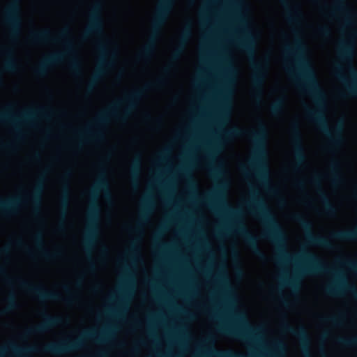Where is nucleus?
<instances>
[{
    "instance_id": "obj_52",
    "label": "nucleus",
    "mask_w": 357,
    "mask_h": 357,
    "mask_svg": "<svg viewBox=\"0 0 357 357\" xmlns=\"http://www.w3.org/2000/svg\"><path fill=\"white\" fill-rule=\"evenodd\" d=\"M219 148V144H215L212 149L211 153L210 154L211 156L213 155V154L216 153L218 151Z\"/></svg>"
},
{
    "instance_id": "obj_18",
    "label": "nucleus",
    "mask_w": 357,
    "mask_h": 357,
    "mask_svg": "<svg viewBox=\"0 0 357 357\" xmlns=\"http://www.w3.org/2000/svg\"><path fill=\"white\" fill-rule=\"evenodd\" d=\"M82 345V341L80 340H76L74 341L49 344L45 347V349L47 352L51 354H60L79 349Z\"/></svg>"
},
{
    "instance_id": "obj_30",
    "label": "nucleus",
    "mask_w": 357,
    "mask_h": 357,
    "mask_svg": "<svg viewBox=\"0 0 357 357\" xmlns=\"http://www.w3.org/2000/svg\"><path fill=\"white\" fill-rule=\"evenodd\" d=\"M331 237L340 241H352L357 239V227L352 230L338 231L331 234Z\"/></svg>"
},
{
    "instance_id": "obj_28",
    "label": "nucleus",
    "mask_w": 357,
    "mask_h": 357,
    "mask_svg": "<svg viewBox=\"0 0 357 357\" xmlns=\"http://www.w3.org/2000/svg\"><path fill=\"white\" fill-rule=\"evenodd\" d=\"M0 52L6 56L3 63V70L13 72L17 68V63L14 57L13 51L10 48L0 47Z\"/></svg>"
},
{
    "instance_id": "obj_8",
    "label": "nucleus",
    "mask_w": 357,
    "mask_h": 357,
    "mask_svg": "<svg viewBox=\"0 0 357 357\" xmlns=\"http://www.w3.org/2000/svg\"><path fill=\"white\" fill-rule=\"evenodd\" d=\"M14 107V104H9L6 106L5 110L0 111V121L15 125L16 123L20 121L31 123L36 115L38 114L44 117H48L47 111L44 108H40L38 109H27L24 111L19 117H16L13 113Z\"/></svg>"
},
{
    "instance_id": "obj_24",
    "label": "nucleus",
    "mask_w": 357,
    "mask_h": 357,
    "mask_svg": "<svg viewBox=\"0 0 357 357\" xmlns=\"http://www.w3.org/2000/svg\"><path fill=\"white\" fill-rule=\"evenodd\" d=\"M44 174L43 172L38 178V181L33 188V190L30 195V199L34 206V213L38 214L40 212V206L41 204V195L43 190V181H44Z\"/></svg>"
},
{
    "instance_id": "obj_45",
    "label": "nucleus",
    "mask_w": 357,
    "mask_h": 357,
    "mask_svg": "<svg viewBox=\"0 0 357 357\" xmlns=\"http://www.w3.org/2000/svg\"><path fill=\"white\" fill-rule=\"evenodd\" d=\"M0 275H6L5 276V281L7 283L8 285L13 286L14 284V282H15L14 279L13 278L9 277V276L6 275V270L1 266H0Z\"/></svg>"
},
{
    "instance_id": "obj_25",
    "label": "nucleus",
    "mask_w": 357,
    "mask_h": 357,
    "mask_svg": "<svg viewBox=\"0 0 357 357\" xmlns=\"http://www.w3.org/2000/svg\"><path fill=\"white\" fill-rule=\"evenodd\" d=\"M20 204L18 197H11L3 199L0 197V212L5 215H11L15 213Z\"/></svg>"
},
{
    "instance_id": "obj_43",
    "label": "nucleus",
    "mask_w": 357,
    "mask_h": 357,
    "mask_svg": "<svg viewBox=\"0 0 357 357\" xmlns=\"http://www.w3.org/2000/svg\"><path fill=\"white\" fill-rule=\"evenodd\" d=\"M8 306L7 310H12L16 307V297L14 293L11 292L9 294L8 297Z\"/></svg>"
},
{
    "instance_id": "obj_2",
    "label": "nucleus",
    "mask_w": 357,
    "mask_h": 357,
    "mask_svg": "<svg viewBox=\"0 0 357 357\" xmlns=\"http://www.w3.org/2000/svg\"><path fill=\"white\" fill-rule=\"evenodd\" d=\"M305 47L299 38L296 39L292 47L285 48L287 54L294 55L296 58L299 73L294 76L295 79H301L303 82L302 88L305 89L314 99L317 109L312 110L306 108L307 118L315 123L322 132L328 137L332 149L339 148L343 142L344 123L339 121L331 131L327 120L321 110L325 102V94L323 92L317 79L315 73L308 60L304 56Z\"/></svg>"
},
{
    "instance_id": "obj_36",
    "label": "nucleus",
    "mask_w": 357,
    "mask_h": 357,
    "mask_svg": "<svg viewBox=\"0 0 357 357\" xmlns=\"http://www.w3.org/2000/svg\"><path fill=\"white\" fill-rule=\"evenodd\" d=\"M284 98H280L277 99L270 107V111L273 115L280 114L284 107Z\"/></svg>"
},
{
    "instance_id": "obj_42",
    "label": "nucleus",
    "mask_w": 357,
    "mask_h": 357,
    "mask_svg": "<svg viewBox=\"0 0 357 357\" xmlns=\"http://www.w3.org/2000/svg\"><path fill=\"white\" fill-rule=\"evenodd\" d=\"M223 100L224 102L220 114L221 119L222 120L227 118L229 116V107L227 105V97L226 96V95L224 96Z\"/></svg>"
},
{
    "instance_id": "obj_14",
    "label": "nucleus",
    "mask_w": 357,
    "mask_h": 357,
    "mask_svg": "<svg viewBox=\"0 0 357 357\" xmlns=\"http://www.w3.org/2000/svg\"><path fill=\"white\" fill-rule=\"evenodd\" d=\"M242 328L246 332L244 333L236 328L227 326V325H220L218 327V331L226 335H229L235 337H252L256 338L258 337V332L259 328H254L250 326L246 321L242 322Z\"/></svg>"
},
{
    "instance_id": "obj_27",
    "label": "nucleus",
    "mask_w": 357,
    "mask_h": 357,
    "mask_svg": "<svg viewBox=\"0 0 357 357\" xmlns=\"http://www.w3.org/2000/svg\"><path fill=\"white\" fill-rule=\"evenodd\" d=\"M34 240L37 249L40 251L41 255L47 259H50L57 257L61 255V252L59 250L55 251L52 253L44 248V241L43 234L40 232L37 233L34 236Z\"/></svg>"
},
{
    "instance_id": "obj_46",
    "label": "nucleus",
    "mask_w": 357,
    "mask_h": 357,
    "mask_svg": "<svg viewBox=\"0 0 357 357\" xmlns=\"http://www.w3.org/2000/svg\"><path fill=\"white\" fill-rule=\"evenodd\" d=\"M319 33L324 37H328L331 36V29L327 26H321L318 28Z\"/></svg>"
},
{
    "instance_id": "obj_49",
    "label": "nucleus",
    "mask_w": 357,
    "mask_h": 357,
    "mask_svg": "<svg viewBox=\"0 0 357 357\" xmlns=\"http://www.w3.org/2000/svg\"><path fill=\"white\" fill-rule=\"evenodd\" d=\"M212 172L214 176L216 177H219L224 174V172L222 169V165L219 166L218 167L214 168Z\"/></svg>"
},
{
    "instance_id": "obj_7",
    "label": "nucleus",
    "mask_w": 357,
    "mask_h": 357,
    "mask_svg": "<svg viewBox=\"0 0 357 357\" xmlns=\"http://www.w3.org/2000/svg\"><path fill=\"white\" fill-rule=\"evenodd\" d=\"M174 0H161L158 8L156 14L152 23L153 35L150 39V42L143 48L142 56L147 57L152 52L154 47V38L158 33L161 26L165 23L167 17L171 10Z\"/></svg>"
},
{
    "instance_id": "obj_48",
    "label": "nucleus",
    "mask_w": 357,
    "mask_h": 357,
    "mask_svg": "<svg viewBox=\"0 0 357 357\" xmlns=\"http://www.w3.org/2000/svg\"><path fill=\"white\" fill-rule=\"evenodd\" d=\"M109 335V333H105L104 334V336L103 335H95L94 333H86V336L89 337H91V338H93L94 340H96L97 342H104L105 340V336H107Z\"/></svg>"
},
{
    "instance_id": "obj_57",
    "label": "nucleus",
    "mask_w": 357,
    "mask_h": 357,
    "mask_svg": "<svg viewBox=\"0 0 357 357\" xmlns=\"http://www.w3.org/2000/svg\"><path fill=\"white\" fill-rule=\"evenodd\" d=\"M11 348H12V349H13V351H16V352H18V351H20V349H19L17 346H15V344H13V345L11 346Z\"/></svg>"
},
{
    "instance_id": "obj_39",
    "label": "nucleus",
    "mask_w": 357,
    "mask_h": 357,
    "mask_svg": "<svg viewBox=\"0 0 357 357\" xmlns=\"http://www.w3.org/2000/svg\"><path fill=\"white\" fill-rule=\"evenodd\" d=\"M322 321L326 322L331 323L333 325L340 326L342 324L343 316H331V317H321Z\"/></svg>"
},
{
    "instance_id": "obj_32",
    "label": "nucleus",
    "mask_w": 357,
    "mask_h": 357,
    "mask_svg": "<svg viewBox=\"0 0 357 357\" xmlns=\"http://www.w3.org/2000/svg\"><path fill=\"white\" fill-rule=\"evenodd\" d=\"M141 156L137 154L132 160L130 165V172L134 181H137L141 170Z\"/></svg>"
},
{
    "instance_id": "obj_5",
    "label": "nucleus",
    "mask_w": 357,
    "mask_h": 357,
    "mask_svg": "<svg viewBox=\"0 0 357 357\" xmlns=\"http://www.w3.org/2000/svg\"><path fill=\"white\" fill-rule=\"evenodd\" d=\"M236 45L245 51L252 59L251 66L254 70L252 77V85L256 92V98L260 100L263 84L266 76L268 59H266L263 62H256L253 60L255 54L256 40L250 33H247L243 38L237 40Z\"/></svg>"
},
{
    "instance_id": "obj_21",
    "label": "nucleus",
    "mask_w": 357,
    "mask_h": 357,
    "mask_svg": "<svg viewBox=\"0 0 357 357\" xmlns=\"http://www.w3.org/2000/svg\"><path fill=\"white\" fill-rule=\"evenodd\" d=\"M44 321L37 326L31 327L26 330L27 334L42 333L48 331L51 327L58 325L61 322V318L59 317H53L44 314Z\"/></svg>"
},
{
    "instance_id": "obj_31",
    "label": "nucleus",
    "mask_w": 357,
    "mask_h": 357,
    "mask_svg": "<svg viewBox=\"0 0 357 357\" xmlns=\"http://www.w3.org/2000/svg\"><path fill=\"white\" fill-rule=\"evenodd\" d=\"M352 47L349 43L342 42L340 44L339 54L341 59L344 61L350 59L352 55Z\"/></svg>"
},
{
    "instance_id": "obj_11",
    "label": "nucleus",
    "mask_w": 357,
    "mask_h": 357,
    "mask_svg": "<svg viewBox=\"0 0 357 357\" xmlns=\"http://www.w3.org/2000/svg\"><path fill=\"white\" fill-rule=\"evenodd\" d=\"M292 219L304 229L306 232V240L309 244L325 248H332L331 241L328 238L321 236H315L312 234L311 231L312 224L302 215L294 214Z\"/></svg>"
},
{
    "instance_id": "obj_12",
    "label": "nucleus",
    "mask_w": 357,
    "mask_h": 357,
    "mask_svg": "<svg viewBox=\"0 0 357 357\" xmlns=\"http://www.w3.org/2000/svg\"><path fill=\"white\" fill-rule=\"evenodd\" d=\"M17 281L18 282L19 285L22 288L27 290L29 292L33 294L36 297H37V298H38L40 301L61 300V296L59 294L54 291H47L44 287L41 285H33L29 283L28 282L22 280L21 278H17Z\"/></svg>"
},
{
    "instance_id": "obj_50",
    "label": "nucleus",
    "mask_w": 357,
    "mask_h": 357,
    "mask_svg": "<svg viewBox=\"0 0 357 357\" xmlns=\"http://www.w3.org/2000/svg\"><path fill=\"white\" fill-rule=\"evenodd\" d=\"M66 45L67 47V51L68 53L72 54L73 53V43L70 40H66Z\"/></svg>"
},
{
    "instance_id": "obj_47",
    "label": "nucleus",
    "mask_w": 357,
    "mask_h": 357,
    "mask_svg": "<svg viewBox=\"0 0 357 357\" xmlns=\"http://www.w3.org/2000/svg\"><path fill=\"white\" fill-rule=\"evenodd\" d=\"M149 205V202L148 201L146 202L143 208L142 212L140 215V220L142 221H145L148 218Z\"/></svg>"
},
{
    "instance_id": "obj_35",
    "label": "nucleus",
    "mask_w": 357,
    "mask_h": 357,
    "mask_svg": "<svg viewBox=\"0 0 357 357\" xmlns=\"http://www.w3.org/2000/svg\"><path fill=\"white\" fill-rule=\"evenodd\" d=\"M282 4L286 8L288 13V20L289 22H296L297 20L301 17V13L298 10H296L294 13L289 9V6L287 0H280Z\"/></svg>"
},
{
    "instance_id": "obj_58",
    "label": "nucleus",
    "mask_w": 357,
    "mask_h": 357,
    "mask_svg": "<svg viewBox=\"0 0 357 357\" xmlns=\"http://www.w3.org/2000/svg\"><path fill=\"white\" fill-rule=\"evenodd\" d=\"M15 243L18 246H22L23 245L22 241L21 240L16 241Z\"/></svg>"
},
{
    "instance_id": "obj_22",
    "label": "nucleus",
    "mask_w": 357,
    "mask_h": 357,
    "mask_svg": "<svg viewBox=\"0 0 357 357\" xmlns=\"http://www.w3.org/2000/svg\"><path fill=\"white\" fill-rule=\"evenodd\" d=\"M312 182L313 184L316 186H317L318 188V193L319 195L323 202L325 211L326 213L329 215H333L336 213V208L333 206V204L329 200L327 195L326 192L321 188V178L319 175L315 176L312 179Z\"/></svg>"
},
{
    "instance_id": "obj_15",
    "label": "nucleus",
    "mask_w": 357,
    "mask_h": 357,
    "mask_svg": "<svg viewBox=\"0 0 357 357\" xmlns=\"http://www.w3.org/2000/svg\"><path fill=\"white\" fill-rule=\"evenodd\" d=\"M236 231L243 237L248 248L252 250V253L260 259H265L266 255L261 251L258 245L257 238L252 235L245 227L242 222H237L236 223Z\"/></svg>"
},
{
    "instance_id": "obj_16",
    "label": "nucleus",
    "mask_w": 357,
    "mask_h": 357,
    "mask_svg": "<svg viewBox=\"0 0 357 357\" xmlns=\"http://www.w3.org/2000/svg\"><path fill=\"white\" fill-rule=\"evenodd\" d=\"M70 36V29L63 28L56 37H52L50 31L43 29L38 31H33L29 36V40L33 43H43L49 41H59L60 40H66Z\"/></svg>"
},
{
    "instance_id": "obj_23",
    "label": "nucleus",
    "mask_w": 357,
    "mask_h": 357,
    "mask_svg": "<svg viewBox=\"0 0 357 357\" xmlns=\"http://www.w3.org/2000/svg\"><path fill=\"white\" fill-rule=\"evenodd\" d=\"M63 57L61 53H55L45 58L39 66L34 70V73L39 77H43L46 75L47 68L56 63L59 62Z\"/></svg>"
},
{
    "instance_id": "obj_17",
    "label": "nucleus",
    "mask_w": 357,
    "mask_h": 357,
    "mask_svg": "<svg viewBox=\"0 0 357 357\" xmlns=\"http://www.w3.org/2000/svg\"><path fill=\"white\" fill-rule=\"evenodd\" d=\"M337 72L336 77L339 80L344 83L345 91L349 96L357 97V70L350 66L349 72L351 77V82L348 81L345 77L340 73L341 67L337 66Z\"/></svg>"
},
{
    "instance_id": "obj_51",
    "label": "nucleus",
    "mask_w": 357,
    "mask_h": 357,
    "mask_svg": "<svg viewBox=\"0 0 357 357\" xmlns=\"http://www.w3.org/2000/svg\"><path fill=\"white\" fill-rule=\"evenodd\" d=\"M98 50H100V52H101L102 53H105V51H106V46L105 45V43H100L99 45H98Z\"/></svg>"
},
{
    "instance_id": "obj_9",
    "label": "nucleus",
    "mask_w": 357,
    "mask_h": 357,
    "mask_svg": "<svg viewBox=\"0 0 357 357\" xmlns=\"http://www.w3.org/2000/svg\"><path fill=\"white\" fill-rule=\"evenodd\" d=\"M102 4L96 2L91 8L89 14V24L82 34V38L86 39L89 36H102L104 33L103 21L101 16Z\"/></svg>"
},
{
    "instance_id": "obj_33",
    "label": "nucleus",
    "mask_w": 357,
    "mask_h": 357,
    "mask_svg": "<svg viewBox=\"0 0 357 357\" xmlns=\"http://www.w3.org/2000/svg\"><path fill=\"white\" fill-rule=\"evenodd\" d=\"M104 73L103 68L99 67L96 72L93 75L91 79L89 82L86 86V90L88 92L92 91V90L96 86L97 82L99 81L102 75Z\"/></svg>"
},
{
    "instance_id": "obj_59",
    "label": "nucleus",
    "mask_w": 357,
    "mask_h": 357,
    "mask_svg": "<svg viewBox=\"0 0 357 357\" xmlns=\"http://www.w3.org/2000/svg\"><path fill=\"white\" fill-rule=\"evenodd\" d=\"M2 146H3L5 148L10 149V148H12V144H2Z\"/></svg>"
},
{
    "instance_id": "obj_41",
    "label": "nucleus",
    "mask_w": 357,
    "mask_h": 357,
    "mask_svg": "<svg viewBox=\"0 0 357 357\" xmlns=\"http://www.w3.org/2000/svg\"><path fill=\"white\" fill-rule=\"evenodd\" d=\"M337 342L345 347L357 345V338L339 337Z\"/></svg>"
},
{
    "instance_id": "obj_54",
    "label": "nucleus",
    "mask_w": 357,
    "mask_h": 357,
    "mask_svg": "<svg viewBox=\"0 0 357 357\" xmlns=\"http://www.w3.org/2000/svg\"><path fill=\"white\" fill-rule=\"evenodd\" d=\"M204 312L206 313H208L209 315L211 316V317L213 318H217L218 317H216L213 313H212L209 310H208L207 308H204Z\"/></svg>"
},
{
    "instance_id": "obj_64",
    "label": "nucleus",
    "mask_w": 357,
    "mask_h": 357,
    "mask_svg": "<svg viewBox=\"0 0 357 357\" xmlns=\"http://www.w3.org/2000/svg\"><path fill=\"white\" fill-rule=\"evenodd\" d=\"M63 288L66 292L70 293V289L68 288V287L65 286Z\"/></svg>"
},
{
    "instance_id": "obj_44",
    "label": "nucleus",
    "mask_w": 357,
    "mask_h": 357,
    "mask_svg": "<svg viewBox=\"0 0 357 357\" xmlns=\"http://www.w3.org/2000/svg\"><path fill=\"white\" fill-rule=\"evenodd\" d=\"M340 263L344 266H347L349 269L357 272V261L347 260L340 261Z\"/></svg>"
},
{
    "instance_id": "obj_63",
    "label": "nucleus",
    "mask_w": 357,
    "mask_h": 357,
    "mask_svg": "<svg viewBox=\"0 0 357 357\" xmlns=\"http://www.w3.org/2000/svg\"><path fill=\"white\" fill-rule=\"evenodd\" d=\"M65 301L67 302V303H71V301H72L71 297L69 296L68 298H66L65 300Z\"/></svg>"
},
{
    "instance_id": "obj_55",
    "label": "nucleus",
    "mask_w": 357,
    "mask_h": 357,
    "mask_svg": "<svg viewBox=\"0 0 357 357\" xmlns=\"http://www.w3.org/2000/svg\"><path fill=\"white\" fill-rule=\"evenodd\" d=\"M8 252V248L7 247L4 248L3 249H1L0 250V255L6 254Z\"/></svg>"
},
{
    "instance_id": "obj_10",
    "label": "nucleus",
    "mask_w": 357,
    "mask_h": 357,
    "mask_svg": "<svg viewBox=\"0 0 357 357\" xmlns=\"http://www.w3.org/2000/svg\"><path fill=\"white\" fill-rule=\"evenodd\" d=\"M5 22L10 30V36L16 38L20 33V7L18 0H13L5 10Z\"/></svg>"
},
{
    "instance_id": "obj_13",
    "label": "nucleus",
    "mask_w": 357,
    "mask_h": 357,
    "mask_svg": "<svg viewBox=\"0 0 357 357\" xmlns=\"http://www.w3.org/2000/svg\"><path fill=\"white\" fill-rule=\"evenodd\" d=\"M291 132L294 150V158L296 160V165L297 167L303 165L306 159L304 149L302 145L301 134L300 131L299 123L298 121H295L291 123Z\"/></svg>"
},
{
    "instance_id": "obj_38",
    "label": "nucleus",
    "mask_w": 357,
    "mask_h": 357,
    "mask_svg": "<svg viewBox=\"0 0 357 357\" xmlns=\"http://www.w3.org/2000/svg\"><path fill=\"white\" fill-rule=\"evenodd\" d=\"M331 169L333 177V182L335 183L340 182L341 178L339 175V163L337 160H333L331 161Z\"/></svg>"
},
{
    "instance_id": "obj_20",
    "label": "nucleus",
    "mask_w": 357,
    "mask_h": 357,
    "mask_svg": "<svg viewBox=\"0 0 357 357\" xmlns=\"http://www.w3.org/2000/svg\"><path fill=\"white\" fill-rule=\"evenodd\" d=\"M72 175V172L70 169L65 171L61 177L62 182V193L61 197V215L65 218L66 211L68 207L69 198H70V185L69 179Z\"/></svg>"
},
{
    "instance_id": "obj_6",
    "label": "nucleus",
    "mask_w": 357,
    "mask_h": 357,
    "mask_svg": "<svg viewBox=\"0 0 357 357\" xmlns=\"http://www.w3.org/2000/svg\"><path fill=\"white\" fill-rule=\"evenodd\" d=\"M144 93V89H137L126 96L124 99L111 105L106 110L100 113L96 119V126L105 124L108 118L114 116L124 120L130 112L136 108L139 99Z\"/></svg>"
},
{
    "instance_id": "obj_62",
    "label": "nucleus",
    "mask_w": 357,
    "mask_h": 357,
    "mask_svg": "<svg viewBox=\"0 0 357 357\" xmlns=\"http://www.w3.org/2000/svg\"><path fill=\"white\" fill-rule=\"evenodd\" d=\"M63 229H64L63 224V222H61L59 224V229L63 230Z\"/></svg>"
},
{
    "instance_id": "obj_60",
    "label": "nucleus",
    "mask_w": 357,
    "mask_h": 357,
    "mask_svg": "<svg viewBox=\"0 0 357 357\" xmlns=\"http://www.w3.org/2000/svg\"><path fill=\"white\" fill-rule=\"evenodd\" d=\"M163 83V79H158L157 80V82H155L156 84H162Z\"/></svg>"
},
{
    "instance_id": "obj_34",
    "label": "nucleus",
    "mask_w": 357,
    "mask_h": 357,
    "mask_svg": "<svg viewBox=\"0 0 357 357\" xmlns=\"http://www.w3.org/2000/svg\"><path fill=\"white\" fill-rule=\"evenodd\" d=\"M78 135L81 140L84 139L86 137L97 140L101 139L103 137V135L100 131L96 130L93 132L88 129L84 131L79 132Z\"/></svg>"
},
{
    "instance_id": "obj_29",
    "label": "nucleus",
    "mask_w": 357,
    "mask_h": 357,
    "mask_svg": "<svg viewBox=\"0 0 357 357\" xmlns=\"http://www.w3.org/2000/svg\"><path fill=\"white\" fill-rule=\"evenodd\" d=\"M225 187H226V184L225 183H220L218 185V187H217L216 190H215V192H213V194L212 195V197L217 200L220 206L229 211L232 214L237 215L238 214V211L231 210L228 206L227 204L226 203V202L225 200V198L223 196V190L225 188Z\"/></svg>"
},
{
    "instance_id": "obj_53",
    "label": "nucleus",
    "mask_w": 357,
    "mask_h": 357,
    "mask_svg": "<svg viewBox=\"0 0 357 357\" xmlns=\"http://www.w3.org/2000/svg\"><path fill=\"white\" fill-rule=\"evenodd\" d=\"M217 355H218L220 357H228L229 354L226 352L222 351H216Z\"/></svg>"
},
{
    "instance_id": "obj_4",
    "label": "nucleus",
    "mask_w": 357,
    "mask_h": 357,
    "mask_svg": "<svg viewBox=\"0 0 357 357\" xmlns=\"http://www.w3.org/2000/svg\"><path fill=\"white\" fill-rule=\"evenodd\" d=\"M103 192L107 198L111 197L109 183L107 180L106 174L104 171L100 172L94 187L90 192V195L93 201L91 203L89 210V224L84 238V245L87 250H89V249L93 246L97 238V222L100 214V206L96 199L97 192Z\"/></svg>"
},
{
    "instance_id": "obj_19",
    "label": "nucleus",
    "mask_w": 357,
    "mask_h": 357,
    "mask_svg": "<svg viewBox=\"0 0 357 357\" xmlns=\"http://www.w3.org/2000/svg\"><path fill=\"white\" fill-rule=\"evenodd\" d=\"M282 327L285 331L291 333L301 340L305 357H312L309 349L310 340L305 328L299 327L295 329L287 322L283 324Z\"/></svg>"
},
{
    "instance_id": "obj_37",
    "label": "nucleus",
    "mask_w": 357,
    "mask_h": 357,
    "mask_svg": "<svg viewBox=\"0 0 357 357\" xmlns=\"http://www.w3.org/2000/svg\"><path fill=\"white\" fill-rule=\"evenodd\" d=\"M344 1V0H336L335 3L333 5L332 8V13L340 12L344 13L347 17L349 16V11L343 3Z\"/></svg>"
},
{
    "instance_id": "obj_61",
    "label": "nucleus",
    "mask_w": 357,
    "mask_h": 357,
    "mask_svg": "<svg viewBox=\"0 0 357 357\" xmlns=\"http://www.w3.org/2000/svg\"><path fill=\"white\" fill-rule=\"evenodd\" d=\"M34 159L39 160L40 159V155L38 153H36L34 155Z\"/></svg>"
},
{
    "instance_id": "obj_40",
    "label": "nucleus",
    "mask_w": 357,
    "mask_h": 357,
    "mask_svg": "<svg viewBox=\"0 0 357 357\" xmlns=\"http://www.w3.org/2000/svg\"><path fill=\"white\" fill-rule=\"evenodd\" d=\"M70 68L75 74L79 75L81 73V65L77 57H72Z\"/></svg>"
},
{
    "instance_id": "obj_26",
    "label": "nucleus",
    "mask_w": 357,
    "mask_h": 357,
    "mask_svg": "<svg viewBox=\"0 0 357 357\" xmlns=\"http://www.w3.org/2000/svg\"><path fill=\"white\" fill-rule=\"evenodd\" d=\"M191 24L189 23L183 29L180 36L179 46L174 50L172 54V59L174 60L178 59L179 58L180 55L183 51L185 44L191 36Z\"/></svg>"
},
{
    "instance_id": "obj_56",
    "label": "nucleus",
    "mask_w": 357,
    "mask_h": 357,
    "mask_svg": "<svg viewBox=\"0 0 357 357\" xmlns=\"http://www.w3.org/2000/svg\"><path fill=\"white\" fill-rule=\"evenodd\" d=\"M296 185L299 188H303L304 187V183L302 181H299L296 183Z\"/></svg>"
},
{
    "instance_id": "obj_1",
    "label": "nucleus",
    "mask_w": 357,
    "mask_h": 357,
    "mask_svg": "<svg viewBox=\"0 0 357 357\" xmlns=\"http://www.w3.org/2000/svg\"><path fill=\"white\" fill-rule=\"evenodd\" d=\"M248 208L252 213L259 217L265 225L266 230L262 236L271 241L275 245L277 250L276 259L278 261H294L296 263L298 259L304 261V264L298 268L295 276L283 280L284 284L296 289L298 287L300 276L313 275L320 273H335L331 268L326 266L314 254L303 252L301 255L291 256L286 251L284 232L262 199L254 197L248 203ZM335 275H337L336 282L328 285L325 289L326 292L331 296H337L343 290L347 289L352 292L357 298V291L354 287L348 284L343 276L337 273H335Z\"/></svg>"
},
{
    "instance_id": "obj_3",
    "label": "nucleus",
    "mask_w": 357,
    "mask_h": 357,
    "mask_svg": "<svg viewBox=\"0 0 357 357\" xmlns=\"http://www.w3.org/2000/svg\"><path fill=\"white\" fill-rule=\"evenodd\" d=\"M245 135L250 137L254 144L251 165L255 169L258 178L264 185H268L269 182V171L266 162L267 130L264 123H260L257 131L248 132L238 127H234L224 131V137L226 139H231Z\"/></svg>"
}]
</instances>
